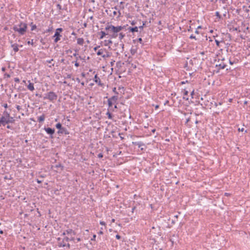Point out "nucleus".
I'll return each mask as SVG.
<instances>
[{"instance_id": "9d476101", "label": "nucleus", "mask_w": 250, "mask_h": 250, "mask_svg": "<svg viewBox=\"0 0 250 250\" xmlns=\"http://www.w3.org/2000/svg\"><path fill=\"white\" fill-rule=\"evenodd\" d=\"M94 81L96 83L98 84V85H99V86L103 85V83H101V80H100V78L98 76L97 74H96L95 75L94 78Z\"/></svg>"}, {"instance_id": "338daca9", "label": "nucleus", "mask_w": 250, "mask_h": 250, "mask_svg": "<svg viewBox=\"0 0 250 250\" xmlns=\"http://www.w3.org/2000/svg\"><path fill=\"white\" fill-rule=\"evenodd\" d=\"M136 208V207H134L132 208V212H133L134 210Z\"/></svg>"}, {"instance_id": "7ed1b4c3", "label": "nucleus", "mask_w": 250, "mask_h": 250, "mask_svg": "<svg viewBox=\"0 0 250 250\" xmlns=\"http://www.w3.org/2000/svg\"><path fill=\"white\" fill-rule=\"evenodd\" d=\"M57 98L58 96L55 92L53 91H50L45 94V96L43 97V99L48 100L50 102L54 103V101L57 100Z\"/></svg>"}, {"instance_id": "13d9d810", "label": "nucleus", "mask_w": 250, "mask_h": 250, "mask_svg": "<svg viewBox=\"0 0 250 250\" xmlns=\"http://www.w3.org/2000/svg\"><path fill=\"white\" fill-rule=\"evenodd\" d=\"M81 76L83 77H85V74L83 72V73H81Z\"/></svg>"}, {"instance_id": "f8f14e48", "label": "nucleus", "mask_w": 250, "mask_h": 250, "mask_svg": "<svg viewBox=\"0 0 250 250\" xmlns=\"http://www.w3.org/2000/svg\"><path fill=\"white\" fill-rule=\"evenodd\" d=\"M118 99V96H113L112 97L109 98V100H110L112 102V103H113V104H117Z\"/></svg>"}, {"instance_id": "20e7f679", "label": "nucleus", "mask_w": 250, "mask_h": 250, "mask_svg": "<svg viewBox=\"0 0 250 250\" xmlns=\"http://www.w3.org/2000/svg\"><path fill=\"white\" fill-rule=\"evenodd\" d=\"M55 126L57 129H59L57 132L58 134L68 135L69 134L68 130L65 127H62V124L60 123H57Z\"/></svg>"}, {"instance_id": "49530a36", "label": "nucleus", "mask_w": 250, "mask_h": 250, "mask_svg": "<svg viewBox=\"0 0 250 250\" xmlns=\"http://www.w3.org/2000/svg\"><path fill=\"white\" fill-rule=\"evenodd\" d=\"M96 237V235L95 234H94L92 238L91 239V240H92V241L95 240Z\"/></svg>"}, {"instance_id": "2eb2a0df", "label": "nucleus", "mask_w": 250, "mask_h": 250, "mask_svg": "<svg viewBox=\"0 0 250 250\" xmlns=\"http://www.w3.org/2000/svg\"><path fill=\"white\" fill-rule=\"evenodd\" d=\"M119 10V9L117 8V7L115 6L114 7H112L111 8H108L105 10V12L107 13V14H109V12H111L113 10Z\"/></svg>"}, {"instance_id": "8fccbe9b", "label": "nucleus", "mask_w": 250, "mask_h": 250, "mask_svg": "<svg viewBox=\"0 0 250 250\" xmlns=\"http://www.w3.org/2000/svg\"><path fill=\"white\" fill-rule=\"evenodd\" d=\"M56 167H61L62 168V167H62L61 164L57 165L56 166Z\"/></svg>"}, {"instance_id": "f03ea898", "label": "nucleus", "mask_w": 250, "mask_h": 250, "mask_svg": "<svg viewBox=\"0 0 250 250\" xmlns=\"http://www.w3.org/2000/svg\"><path fill=\"white\" fill-rule=\"evenodd\" d=\"M27 28V25L26 23L23 22H20L18 25L13 26V29L15 31L19 33L21 35H23L26 32Z\"/></svg>"}, {"instance_id": "bf43d9fd", "label": "nucleus", "mask_w": 250, "mask_h": 250, "mask_svg": "<svg viewBox=\"0 0 250 250\" xmlns=\"http://www.w3.org/2000/svg\"><path fill=\"white\" fill-rule=\"evenodd\" d=\"M36 181H37V182L38 183H39V184H41V183H42V181L39 180V179H37V180H36Z\"/></svg>"}, {"instance_id": "412c9836", "label": "nucleus", "mask_w": 250, "mask_h": 250, "mask_svg": "<svg viewBox=\"0 0 250 250\" xmlns=\"http://www.w3.org/2000/svg\"><path fill=\"white\" fill-rule=\"evenodd\" d=\"M100 34H101V36L100 37V39H103L106 35H107V33H105V32L103 31H101L100 32Z\"/></svg>"}, {"instance_id": "c85d7f7f", "label": "nucleus", "mask_w": 250, "mask_h": 250, "mask_svg": "<svg viewBox=\"0 0 250 250\" xmlns=\"http://www.w3.org/2000/svg\"><path fill=\"white\" fill-rule=\"evenodd\" d=\"M30 25H31V30L32 31L34 30H35V29H36V28H37L36 25L35 24H34L33 23V22H31V23Z\"/></svg>"}, {"instance_id": "6e6d98bb", "label": "nucleus", "mask_w": 250, "mask_h": 250, "mask_svg": "<svg viewBox=\"0 0 250 250\" xmlns=\"http://www.w3.org/2000/svg\"><path fill=\"white\" fill-rule=\"evenodd\" d=\"M244 130V128H238V131H242H242H243Z\"/></svg>"}, {"instance_id": "423d86ee", "label": "nucleus", "mask_w": 250, "mask_h": 250, "mask_svg": "<svg viewBox=\"0 0 250 250\" xmlns=\"http://www.w3.org/2000/svg\"><path fill=\"white\" fill-rule=\"evenodd\" d=\"M44 130L46 131L47 134H48L50 135V138L53 139L54 138L53 135L55 133V130L54 128L44 127Z\"/></svg>"}, {"instance_id": "864d4df0", "label": "nucleus", "mask_w": 250, "mask_h": 250, "mask_svg": "<svg viewBox=\"0 0 250 250\" xmlns=\"http://www.w3.org/2000/svg\"><path fill=\"white\" fill-rule=\"evenodd\" d=\"M4 76L7 78H10V75L8 74H7V73H5L4 74Z\"/></svg>"}, {"instance_id": "6ab92c4d", "label": "nucleus", "mask_w": 250, "mask_h": 250, "mask_svg": "<svg viewBox=\"0 0 250 250\" xmlns=\"http://www.w3.org/2000/svg\"><path fill=\"white\" fill-rule=\"evenodd\" d=\"M77 43L80 45H83L84 43V40L83 38L77 39Z\"/></svg>"}, {"instance_id": "1a4fd4ad", "label": "nucleus", "mask_w": 250, "mask_h": 250, "mask_svg": "<svg viewBox=\"0 0 250 250\" xmlns=\"http://www.w3.org/2000/svg\"><path fill=\"white\" fill-rule=\"evenodd\" d=\"M224 59H223L220 63L216 64V67H219V70L223 69L226 68L227 65L224 62Z\"/></svg>"}, {"instance_id": "f3484780", "label": "nucleus", "mask_w": 250, "mask_h": 250, "mask_svg": "<svg viewBox=\"0 0 250 250\" xmlns=\"http://www.w3.org/2000/svg\"><path fill=\"white\" fill-rule=\"evenodd\" d=\"M29 83L27 85V88L29 90L32 91L34 90V83H30V81H29Z\"/></svg>"}, {"instance_id": "4c0bfd02", "label": "nucleus", "mask_w": 250, "mask_h": 250, "mask_svg": "<svg viewBox=\"0 0 250 250\" xmlns=\"http://www.w3.org/2000/svg\"><path fill=\"white\" fill-rule=\"evenodd\" d=\"M109 56V55L107 53L106 54L103 55L102 57L104 58H105L108 57Z\"/></svg>"}, {"instance_id": "37998d69", "label": "nucleus", "mask_w": 250, "mask_h": 250, "mask_svg": "<svg viewBox=\"0 0 250 250\" xmlns=\"http://www.w3.org/2000/svg\"><path fill=\"white\" fill-rule=\"evenodd\" d=\"M189 38L191 39H194L196 40L195 36H194L193 35H190V36L189 37Z\"/></svg>"}, {"instance_id": "79ce46f5", "label": "nucleus", "mask_w": 250, "mask_h": 250, "mask_svg": "<svg viewBox=\"0 0 250 250\" xmlns=\"http://www.w3.org/2000/svg\"><path fill=\"white\" fill-rule=\"evenodd\" d=\"M138 42H139L140 43H142L143 40L141 38H140L138 39Z\"/></svg>"}, {"instance_id": "c03bdc74", "label": "nucleus", "mask_w": 250, "mask_h": 250, "mask_svg": "<svg viewBox=\"0 0 250 250\" xmlns=\"http://www.w3.org/2000/svg\"><path fill=\"white\" fill-rule=\"evenodd\" d=\"M16 108L18 109V111H20L21 109V106L19 105H17L16 106Z\"/></svg>"}, {"instance_id": "a19ab883", "label": "nucleus", "mask_w": 250, "mask_h": 250, "mask_svg": "<svg viewBox=\"0 0 250 250\" xmlns=\"http://www.w3.org/2000/svg\"><path fill=\"white\" fill-rule=\"evenodd\" d=\"M75 66L76 67H78L80 66L79 63L77 62V60L75 62Z\"/></svg>"}, {"instance_id": "393cba45", "label": "nucleus", "mask_w": 250, "mask_h": 250, "mask_svg": "<svg viewBox=\"0 0 250 250\" xmlns=\"http://www.w3.org/2000/svg\"><path fill=\"white\" fill-rule=\"evenodd\" d=\"M53 30V26L50 25L49 28L44 32L45 33H49Z\"/></svg>"}, {"instance_id": "ea45409f", "label": "nucleus", "mask_w": 250, "mask_h": 250, "mask_svg": "<svg viewBox=\"0 0 250 250\" xmlns=\"http://www.w3.org/2000/svg\"><path fill=\"white\" fill-rule=\"evenodd\" d=\"M14 81L16 83H19L20 82V79L18 78H14Z\"/></svg>"}, {"instance_id": "f257e3e1", "label": "nucleus", "mask_w": 250, "mask_h": 250, "mask_svg": "<svg viewBox=\"0 0 250 250\" xmlns=\"http://www.w3.org/2000/svg\"><path fill=\"white\" fill-rule=\"evenodd\" d=\"M124 26H115L112 24H108L105 28L107 31V35H109L110 38H116L118 36V33L123 30Z\"/></svg>"}, {"instance_id": "cd10ccee", "label": "nucleus", "mask_w": 250, "mask_h": 250, "mask_svg": "<svg viewBox=\"0 0 250 250\" xmlns=\"http://www.w3.org/2000/svg\"><path fill=\"white\" fill-rule=\"evenodd\" d=\"M188 91L186 90H184V97H183V99L186 100H188V98H186L185 97V96H187L188 95Z\"/></svg>"}, {"instance_id": "58836bf2", "label": "nucleus", "mask_w": 250, "mask_h": 250, "mask_svg": "<svg viewBox=\"0 0 250 250\" xmlns=\"http://www.w3.org/2000/svg\"><path fill=\"white\" fill-rule=\"evenodd\" d=\"M57 8H58V9H59V10H61V9H62V6H61V4H58L57 5Z\"/></svg>"}, {"instance_id": "5fc2aeb1", "label": "nucleus", "mask_w": 250, "mask_h": 250, "mask_svg": "<svg viewBox=\"0 0 250 250\" xmlns=\"http://www.w3.org/2000/svg\"><path fill=\"white\" fill-rule=\"evenodd\" d=\"M234 62H232L230 59L229 60V63L230 64L232 65L234 63Z\"/></svg>"}, {"instance_id": "774afa93", "label": "nucleus", "mask_w": 250, "mask_h": 250, "mask_svg": "<svg viewBox=\"0 0 250 250\" xmlns=\"http://www.w3.org/2000/svg\"><path fill=\"white\" fill-rule=\"evenodd\" d=\"M7 128H9V129H11V126L10 125H8L7 126Z\"/></svg>"}, {"instance_id": "72a5a7b5", "label": "nucleus", "mask_w": 250, "mask_h": 250, "mask_svg": "<svg viewBox=\"0 0 250 250\" xmlns=\"http://www.w3.org/2000/svg\"><path fill=\"white\" fill-rule=\"evenodd\" d=\"M63 31L62 28H58L56 30V32H58V33H60Z\"/></svg>"}, {"instance_id": "09e8293b", "label": "nucleus", "mask_w": 250, "mask_h": 250, "mask_svg": "<svg viewBox=\"0 0 250 250\" xmlns=\"http://www.w3.org/2000/svg\"><path fill=\"white\" fill-rule=\"evenodd\" d=\"M100 224L102 225H104V226L105 225V223L104 221H100Z\"/></svg>"}, {"instance_id": "4468645a", "label": "nucleus", "mask_w": 250, "mask_h": 250, "mask_svg": "<svg viewBox=\"0 0 250 250\" xmlns=\"http://www.w3.org/2000/svg\"><path fill=\"white\" fill-rule=\"evenodd\" d=\"M71 233H73L74 235L75 234V232L72 229H67V230H65V231H64L62 233V235H64L66 234H71Z\"/></svg>"}, {"instance_id": "f704fd0d", "label": "nucleus", "mask_w": 250, "mask_h": 250, "mask_svg": "<svg viewBox=\"0 0 250 250\" xmlns=\"http://www.w3.org/2000/svg\"><path fill=\"white\" fill-rule=\"evenodd\" d=\"M146 22H143V25L142 26H140L138 27V29H140V30H142L144 28V26L145 25Z\"/></svg>"}, {"instance_id": "9b49d317", "label": "nucleus", "mask_w": 250, "mask_h": 250, "mask_svg": "<svg viewBox=\"0 0 250 250\" xmlns=\"http://www.w3.org/2000/svg\"><path fill=\"white\" fill-rule=\"evenodd\" d=\"M117 13L119 14L118 17H120L121 15V13L120 10H118V11L117 12V11L113 10V11H112L111 12H109V14L108 15H109V16L111 17H114L115 16H116L117 15Z\"/></svg>"}, {"instance_id": "680f3d73", "label": "nucleus", "mask_w": 250, "mask_h": 250, "mask_svg": "<svg viewBox=\"0 0 250 250\" xmlns=\"http://www.w3.org/2000/svg\"><path fill=\"white\" fill-rule=\"evenodd\" d=\"M77 55H78V54L77 53H74V54H73V56H74V57H77ZM76 60H78V58H77V57H76Z\"/></svg>"}, {"instance_id": "473e14b6", "label": "nucleus", "mask_w": 250, "mask_h": 250, "mask_svg": "<svg viewBox=\"0 0 250 250\" xmlns=\"http://www.w3.org/2000/svg\"><path fill=\"white\" fill-rule=\"evenodd\" d=\"M136 144L139 147H141L142 146L144 145V144L141 142L136 143Z\"/></svg>"}, {"instance_id": "39448f33", "label": "nucleus", "mask_w": 250, "mask_h": 250, "mask_svg": "<svg viewBox=\"0 0 250 250\" xmlns=\"http://www.w3.org/2000/svg\"><path fill=\"white\" fill-rule=\"evenodd\" d=\"M14 121V119H9V118H7L5 116H2L0 118V126L1 125L5 126L6 124H8L9 123H12Z\"/></svg>"}, {"instance_id": "603ef678", "label": "nucleus", "mask_w": 250, "mask_h": 250, "mask_svg": "<svg viewBox=\"0 0 250 250\" xmlns=\"http://www.w3.org/2000/svg\"><path fill=\"white\" fill-rule=\"evenodd\" d=\"M194 90H193L192 91V92H191V93H190V95H191V96L192 98H193V95H194Z\"/></svg>"}, {"instance_id": "c9c22d12", "label": "nucleus", "mask_w": 250, "mask_h": 250, "mask_svg": "<svg viewBox=\"0 0 250 250\" xmlns=\"http://www.w3.org/2000/svg\"><path fill=\"white\" fill-rule=\"evenodd\" d=\"M116 108H117V104H115L114 107H112L110 109V110L112 111H114V109Z\"/></svg>"}, {"instance_id": "0e129e2a", "label": "nucleus", "mask_w": 250, "mask_h": 250, "mask_svg": "<svg viewBox=\"0 0 250 250\" xmlns=\"http://www.w3.org/2000/svg\"><path fill=\"white\" fill-rule=\"evenodd\" d=\"M76 81L78 82V83H80V80L79 78H76Z\"/></svg>"}, {"instance_id": "c756f323", "label": "nucleus", "mask_w": 250, "mask_h": 250, "mask_svg": "<svg viewBox=\"0 0 250 250\" xmlns=\"http://www.w3.org/2000/svg\"><path fill=\"white\" fill-rule=\"evenodd\" d=\"M4 114H5V116H4L5 117H7V118H9V119H13V118L10 116L9 113L5 112H4Z\"/></svg>"}, {"instance_id": "a18cd8bd", "label": "nucleus", "mask_w": 250, "mask_h": 250, "mask_svg": "<svg viewBox=\"0 0 250 250\" xmlns=\"http://www.w3.org/2000/svg\"><path fill=\"white\" fill-rule=\"evenodd\" d=\"M116 238L117 239H120L121 237L120 235H119V234H117L116 235Z\"/></svg>"}, {"instance_id": "a211bd4d", "label": "nucleus", "mask_w": 250, "mask_h": 250, "mask_svg": "<svg viewBox=\"0 0 250 250\" xmlns=\"http://www.w3.org/2000/svg\"><path fill=\"white\" fill-rule=\"evenodd\" d=\"M45 119V115L44 114H42L40 117H38V121L40 123L44 121Z\"/></svg>"}, {"instance_id": "052dcab7", "label": "nucleus", "mask_w": 250, "mask_h": 250, "mask_svg": "<svg viewBox=\"0 0 250 250\" xmlns=\"http://www.w3.org/2000/svg\"><path fill=\"white\" fill-rule=\"evenodd\" d=\"M5 70H6V68L5 67H2V68H1L2 71L4 72L5 71Z\"/></svg>"}, {"instance_id": "e2e57ef3", "label": "nucleus", "mask_w": 250, "mask_h": 250, "mask_svg": "<svg viewBox=\"0 0 250 250\" xmlns=\"http://www.w3.org/2000/svg\"><path fill=\"white\" fill-rule=\"evenodd\" d=\"M99 47V46H96V47H95L94 48V50L96 51Z\"/></svg>"}, {"instance_id": "0eeeda50", "label": "nucleus", "mask_w": 250, "mask_h": 250, "mask_svg": "<svg viewBox=\"0 0 250 250\" xmlns=\"http://www.w3.org/2000/svg\"><path fill=\"white\" fill-rule=\"evenodd\" d=\"M118 36H119V40H120L121 42H122L121 43H120L119 45L120 46V47H121L120 51H121V52H123L124 51V44L123 43V42H122V40L125 37V34H124L122 32H121L118 34Z\"/></svg>"}, {"instance_id": "e433bc0d", "label": "nucleus", "mask_w": 250, "mask_h": 250, "mask_svg": "<svg viewBox=\"0 0 250 250\" xmlns=\"http://www.w3.org/2000/svg\"><path fill=\"white\" fill-rule=\"evenodd\" d=\"M98 157L99 158H102L103 157V154L102 153L98 154Z\"/></svg>"}, {"instance_id": "3c124183", "label": "nucleus", "mask_w": 250, "mask_h": 250, "mask_svg": "<svg viewBox=\"0 0 250 250\" xmlns=\"http://www.w3.org/2000/svg\"><path fill=\"white\" fill-rule=\"evenodd\" d=\"M53 61V59H51L50 60H47L46 62H47L49 63H51V62Z\"/></svg>"}, {"instance_id": "de8ad7c7", "label": "nucleus", "mask_w": 250, "mask_h": 250, "mask_svg": "<svg viewBox=\"0 0 250 250\" xmlns=\"http://www.w3.org/2000/svg\"><path fill=\"white\" fill-rule=\"evenodd\" d=\"M113 91L116 94H118V93L116 91V87H114L113 89Z\"/></svg>"}, {"instance_id": "bb28decb", "label": "nucleus", "mask_w": 250, "mask_h": 250, "mask_svg": "<svg viewBox=\"0 0 250 250\" xmlns=\"http://www.w3.org/2000/svg\"><path fill=\"white\" fill-rule=\"evenodd\" d=\"M215 42L216 43V44L217 46L218 47H220V42H224V41H221L220 42V41H218L217 40H215Z\"/></svg>"}, {"instance_id": "4d7b16f0", "label": "nucleus", "mask_w": 250, "mask_h": 250, "mask_svg": "<svg viewBox=\"0 0 250 250\" xmlns=\"http://www.w3.org/2000/svg\"><path fill=\"white\" fill-rule=\"evenodd\" d=\"M135 24H136V22H135L134 21H132L131 22V25H135Z\"/></svg>"}, {"instance_id": "ddd939ff", "label": "nucleus", "mask_w": 250, "mask_h": 250, "mask_svg": "<svg viewBox=\"0 0 250 250\" xmlns=\"http://www.w3.org/2000/svg\"><path fill=\"white\" fill-rule=\"evenodd\" d=\"M128 30L129 32L132 33L137 32L138 31V27L137 26H135L134 27H129L128 28Z\"/></svg>"}, {"instance_id": "dca6fc26", "label": "nucleus", "mask_w": 250, "mask_h": 250, "mask_svg": "<svg viewBox=\"0 0 250 250\" xmlns=\"http://www.w3.org/2000/svg\"><path fill=\"white\" fill-rule=\"evenodd\" d=\"M11 47L15 52H17L19 51L18 45L17 43L11 44Z\"/></svg>"}, {"instance_id": "a878e982", "label": "nucleus", "mask_w": 250, "mask_h": 250, "mask_svg": "<svg viewBox=\"0 0 250 250\" xmlns=\"http://www.w3.org/2000/svg\"><path fill=\"white\" fill-rule=\"evenodd\" d=\"M106 115L107 116L108 119H112L113 118V115L112 114L110 113L109 112H107L106 113Z\"/></svg>"}, {"instance_id": "2f4dec72", "label": "nucleus", "mask_w": 250, "mask_h": 250, "mask_svg": "<svg viewBox=\"0 0 250 250\" xmlns=\"http://www.w3.org/2000/svg\"><path fill=\"white\" fill-rule=\"evenodd\" d=\"M27 43H28V44H31V45H32V46H34V42H33V40L32 39V40H31V41H28L27 42Z\"/></svg>"}, {"instance_id": "5701e85b", "label": "nucleus", "mask_w": 250, "mask_h": 250, "mask_svg": "<svg viewBox=\"0 0 250 250\" xmlns=\"http://www.w3.org/2000/svg\"><path fill=\"white\" fill-rule=\"evenodd\" d=\"M107 102L109 108H110V109L112 107L113 104H114L113 103H112V102L109 100V99H108Z\"/></svg>"}, {"instance_id": "6e6552de", "label": "nucleus", "mask_w": 250, "mask_h": 250, "mask_svg": "<svg viewBox=\"0 0 250 250\" xmlns=\"http://www.w3.org/2000/svg\"><path fill=\"white\" fill-rule=\"evenodd\" d=\"M62 36V35L59 33H58V32H55V33L54 35L53 36V37L55 38V39L54 40V42L55 43L58 42L61 39V37Z\"/></svg>"}, {"instance_id": "aec40b11", "label": "nucleus", "mask_w": 250, "mask_h": 250, "mask_svg": "<svg viewBox=\"0 0 250 250\" xmlns=\"http://www.w3.org/2000/svg\"><path fill=\"white\" fill-rule=\"evenodd\" d=\"M105 51V49H99L97 52V55L98 56H103V55H104V52Z\"/></svg>"}, {"instance_id": "69168bd1", "label": "nucleus", "mask_w": 250, "mask_h": 250, "mask_svg": "<svg viewBox=\"0 0 250 250\" xmlns=\"http://www.w3.org/2000/svg\"><path fill=\"white\" fill-rule=\"evenodd\" d=\"M98 234H103V232L102 230H101V231H100L98 232Z\"/></svg>"}, {"instance_id": "7c9ffc66", "label": "nucleus", "mask_w": 250, "mask_h": 250, "mask_svg": "<svg viewBox=\"0 0 250 250\" xmlns=\"http://www.w3.org/2000/svg\"><path fill=\"white\" fill-rule=\"evenodd\" d=\"M215 16L217 17V18L219 19H222V16L220 15L219 12L217 11L215 12Z\"/></svg>"}, {"instance_id": "4be33fe9", "label": "nucleus", "mask_w": 250, "mask_h": 250, "mask_svg": "<svg viewBox=\"0 0 250 250\" xmlns=\"http://www.w3.org/2000/svg\"><path fill=\"white\" fill-rule=\"evenodd\" d=\"M74 237H71V238H69L68 237H65L63 239V242H64V241L68 242L69 240L70 241H74Z\"/></svg>"}, {"instance_id": "b1692460", "label": "nucleus", "mask_w": 250, "mask_h": 250, "mask_svg": "<svg viewBox=\"0 0 250 250\" xmlns=\"http://www.w3.org/2000/svg\"><path fill=\"white\" fill-rule=\"evenodd\" d=\"M59 247H67L68 249L70 248V244L69 243H67V244H60L59 245Z\"/></svg>"}]
</instances>
